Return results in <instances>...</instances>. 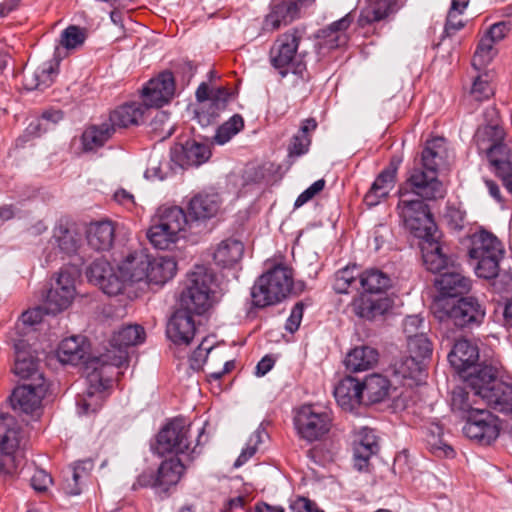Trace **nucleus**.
Returning a JSON list of instances; mask_svg holds the SVG:
<instances>
[{"label":"nucleus","instance_id":"56","mask_svg":"<svg viewBox=\"0 0 512 512\" xmlns=\"http://www.w3.org/2000/svg\"><path fill=\"white\" fill-rule=\"evenodd\" d=\"M63 119V112L60 110H48L42 113L40 119L32 121L27 131L34 136H39L42 132L47 130V127L42 129V121H46L52 124H56Z\"/></svg>","mask_w":512,"mask_h":512},{"label":"nucleus","instance_id":"25","mask_svg":"<svg viewBox=\"0 0 512 512\" xmlns=\"http://www.w3.org/2000/svg\"><path fill=\"white\" fill-rule=\"evenodd\" d=\"M134 272L133 261L130 259V254L118 266L117 271L114 269L102 279L99 288L109 296H116L123 292L127 283L137 282L136 279L130 277Z\"/></svg>","mask_w":512,"mask_h":512},{"label":"nucleus","instance_id":"12","mask_svg":"<svg viewBox=\"0 0 512 512\" xmlns=\"http://www.w3.org/2000/svg\"><path fill=\"white\" fill-rule=\"evenodd\" d=\"M75 292L74 276L66 270H60L43 301L45 312L56 315L67 309L74 299Z\"/></svg>","mask_w":512,"mask_h":512},{"label":"nucleus","instance_id":"64","mask_svg":"<svg viewBox=\"0 0 512 512\" xmlns=\"http://www.w3.org/2000/svg\"><path fill=\"white\" fill-rule=\"evenodd\" d=\"M291 512H323L319 510L315 503L307 498L299 497L290 505Z\"/></svg>","mask_w":512,"mask_h":512},{"label":"nucleus","instance_id":"46","mask_svg":"<svg viewBox=\"0 0 512 512\" xmlns=\"http://www.w3.org/2000/svg\"><path fill=\"white\" fill-rule=\"evenodd\" d=\"M57 354L62 363L77 365L84 359L85 350L80 344L79 338L72 336L61 341Z\"/></svg>","mask_w":512,"mask_h":512},{"label":"nucleus","instance_id":"20","mask_svg":"<svg viewBox=\"0 0 512 512\" xmlns=\"http://www.w3.org/2000/svg\"><path fill=\"white\" fill-rule=\"evenodd\" d=\"M221 204L222 197L219 193L203 191L190 199L188 213L192 221H205L217 215Z\"/></svg>","mask_w":512,"mask_h":512},{"label":"nucleus","instance_id":"30","mask_svg":"<svg viewBox=\"0 0 512 512\" xmlns=\"http://www.w3.org/2000/svg\"><path fill=\"white\" fill-rule=\"evenodd\" d=\"M479 359L478 347L467 339L456 341L448 354L450 364L459 372L474 366Z\"/></svg>","mask_w":512,"mask_h":512},{"label":"nucleus","instance_id":"10","mask_svg":"<svg viewBox=\"0 0 512 512\" xmlns=\"http://www.w3.org/2000/svg\"><path fill=\"white\" fill-rule=\"evenodd\" d=\"M130 259L134 265V272L130 277L137 282L145 280L149 284L163 285L177 271V263L173 257L151 258L144 251H136L130 254Z\"/></svg>","mask_w":512,"mask_h":512},{"label":"nucleus","instance_id":"8","mask_svg":"<svg viewBox=\"0 0 512 512\" xmlns=\"http://www.w3.org/2000/svg\"><path fill=\"white\" fill-rule=\"evenodd\" d=\"M399 194L397 210L405 228L421 240L438 233L428 206L419 199L404 198L407 193L403 188L399 190Z\"/></svg>","mask_w":512,"mask_h":512},{"label":"nucleus","instance_id":"22","mask_svg":"<svg viewBox=\"0 0 512 512\" xmlns=\"http://www.w3.org/2000/svg\"><path fill=\"white\" fill-rule=\"evenodd\" d=\"M334 396L342 409L352 411L364 403L361 381L351 376L343 378L335 387Z\"/></svg>","mask_w":512,"mask_h":512},{"label":"nucleus","instance_id":"23","mask_svg":"<svg viewBox=\"0 0 512 512\" xmlns=\"http://www.w3.org/2000/svg\"><path fill=\"white\" fill-rule=\"evenodd\" d=\"M392 306V301L388 297L361 294L351 303L352 312L364 319L372 320L377 316L383 315Z\"/></svg>","mask_w":512,"mask_h":512},{"label":"nucleus","instance_id":"57","mask_svg":"<svg viewBox=\"0 0 512 512\" xmlns=\"http://www.w3.org/2000/svg\"><path fill=\"white\" fill-rule=\"evenodd\" d=\"M470 93L477 101L488 99L490 96H492L493 88L489 83L488 76L484 75L477 77L473 82Z\"/></svg>","mask_w":512,"mask_h":512},{"label":"nucleus","instance_id":"44","mask_svg":"<svg viewBox=\"0 0 512 512\" xmlns=\"http://www.w3.org/2000/svg\"><path fill=\"white\" fill-rule=\"evenodd\" d=\"M390 278L377 269L367 270L359 277L360 287L366 293L378 294L390 287Z\"/></svg>","mask_w":512,"mask_h":512},{"label":"nucleus","instance_id":"16","mask_svg":"<svg viewBox=\"0 0 512 512\" xmlns=\"http://www.w3.org/2000/svg\"><path fill=\"white\" fill-rule=\"evenodd\" d=\"M301 39L302 32L295 29L281 35L271 48V63L276 69H279L282 76L286 75L288 67L292 64Z\"/></svg>","mask_w":512,"mask_h":512},{"label":"nucleus","instance_id":"34","mask_svg":"<svg viewBox=\"0 0 512 512\" xmlns=\"http://www.w3.org/2000/svg\"><path fill=\"white\" fill-rule=\"evenodd\" d=\"M396 173L397 167L390 165L378 175L369 192L365 195V202L367 205L375 206L381 199L388 196L395 186Z\"/></svg>","mask_w":512,"mask_h":512},{"label":"nucleus","instance_id":"29","mask_svg":"<svg viewBox=\"0 0 512 512\" xmlns=\"http://www.w3.org/2000/svg\"><path fill=\"white\" fill-rule=\"evenodd\" d=\"M298 3L295 1H275L271 11L266 15L263 27L267 31L279 29L281 25H288L298 16Z\"/></svg>","mask_w":512,"mask_h":512},{"label":"nucleus","instance_id":"50","mask_svg":"<svg viewBox=\"0 0 512 512\" xmlns=\"http://www.w3.org/2000/svg\"><path fill=\"white\" fill-rule=\"evenodd\" d=\"M504 254H491L486 256H470L471 259L477 261L475 265V273L478 277L484 279H492L498 276L499 262Z\"/></svg>","mask_w":512,"mask_h":512},{"label":"nucleus","instance_id":"45","mask_svg":"<svg viewBox=\"0 0 512 512\" xmlns=\"http://www.w3.org/2000/svg\"><path fill=\"white\" fill-rule=\"evenodd\" d=\"M244 255V245L240 240L230 239L226 241V271H229L232 279L238 281L242 271L241 260Z\"/></svg>","mask_w":512,"mask_h":512},{"label":"nucleus","instance_id":"42","mask_svg":"<svg viewBox=\"0 0 512 512\" xmlns=\"http://www.w3.org/2000/svg\"><path fill=\"white\" fill-rule=\"evenodd\" d=\"M155 218L180 236L190 223L186 212L179 206H162L158 209Z\"/></svg>","mask_w":512,"mask_h":512},{"label":"nucleus","instance_id":"14","mask_svg":"<svg viewBox=\"0 0 512 512\" xmlns=\"http://www.w3.org/2000/svg\"><path fill=\"white\" fill-rule=\"evenodd\" d=\"M175 78L171 71L160 72L150 79L142 89L145 106L160 108L168 104L175 95Z\"/></svg>","mask_w":512,"mask_h":512},{"label":"nucleus","instance_id":"15","mask_svg":"<svg viewBox=\"0 0 512 512\" xmlns=\"http://www.w3.org/2000/svg\"><path fill=\"white\" fill-rule=\"evenodd\" d=\"M210 157V146L195 139L176 143L170 150L171 161L181 168L198 167L208 161Z\"/></svg>","mask_w":512,"mask_h":512},{"label":"nucleus","instance_id":"63","mask_svg":"<svg viewBox=\"0 0 512 512\" xmlns=\"http://www.w3.org/2000/svg\"><path fill=\"white\" fill-rule=\"evenodd\" d=\"M325 180L319 179L314 182L310 187H308L304 192H302L295 201V206L300 207L310 199H312L316 194L321 192L324 189Z\"/></svg>","mask_w":512,"mask_h":512},{"label":"nucleus","instance_id":"52","mask_svg":"<svg viewBox=\"0 0 512 512\" xmlns=\"http://www.w3.org/2000/svg\"><path fill=\"white\" fill-rule=\"evenodd\" d=\"M86 39V31L76 25H70L63 30L60 43L66 49H75L81 46Z\"/></svg>","mask_w":512,"mask_h":512},{"label":"nucleus","instance_id":"17","mask_svg":"<svg viewBox=\"0 0 512 512\" xmlns=\"http://www.w3.org/2000/svg\"><path fill=\"white\" fill-rule=\"evenodd\" d=\"M43 381H32L16 387L9 397L11 407L26 414H33L41 406L46 394Z\"/></svg>","mask_w":512,"mask_h":512},{"label":"nucleus","instance_id":"1","mask_svg":"<svg viewBox=\"0 0 512 512\" xmlns=\"http://www.w3.org/2000/svg\"><path fill=\"white\" fill-rule=\"evenodd\" d=\"M219 280L212 268L195 265L188 273L177 308L167 324V336L177 345H188L196 333V316L204 315L214 304Z\"/></svg>","mask_w":512,"mask_h":512},{"label":"nucleus","instance_id":"36","mask_svg":"<svg viewBox=\"0 0 512 512\" xmlns=\"http://www.w3.org/2000/svg\"><path fill=\"white\" fill-rule=\"evenodd\" d=\"M364 404H373L387 399L392 390L390 381L383 375L371 374L361 381Z\"/></svg>","mask_w":512,"mask_h":512},{"label":"nucleus","instance_id":"49","mask_svg":"<svg viewBox=\"0 0 512 512\" xmlns=\"http://www.w3.org/2000/svg\"><path fill=\"white\" fill-rule=\"evenodd\" d=\"M268 440V434L265 428L260 425L250 436L246 447L242 448L240 455L234 462V467L239 468L244 465L257 451L258 446L265 444Z\"/></svg>","mask_w":512,"mask_h":512},{"label":"nucleus","instance_id":"6","mask_svg":"<svg viewBox=\"0 0 512 512\" xmlns=\"http://www.w3.org/2000/svg\"><path fill=\"white\" fill-rule=\"evenodd\" d=\"M293 287V272L277 264L260 275L251 288V303L255 308H265L283 301Z\"/></svg>","mask_w":512,"mask_h":512},{"label":"nucleus","instance_id":"31","mask_svg":"<svg viewBox=\"0 0 512 512\" xmlns=\"http://www.w3.org/2000/svg\"><path fill=\"white\" fill-rule=\"evenodd\" d=\"M115 129L108 121L97 125L87 126L81 135V145L84 152H94L102 148L114 135Z\"/></svg>","mask_w":512,"mask_h":512},{"label":"nucleus","instance_id":"41","mask_svg":"<svg viewBox=\"0 0 512 512\" xmlns=\"http://www.w3.org/2000/svg\"><path fill=\"white\" fill-rule=\"evenodd\" d=\"M184 470L185 466L179 458L172 457L164 460L156 470L159 488L167 491L169 487L176 485L180 481Z\"/></svg>","mask_w":512,"mask_h":512},{"label":"nucleus","instance_id":"4","mask_svg":"<svg viewBox=\"0 0 512 512\" xmlns=\"http://www.w3.org/2000/svg\"><path fill=\"white\" fill-rule=\"evenodd\" d=\"M446 157L444 138L437 137L427 141L422 152V165L425 171L414 169L408 179L417 196L428 200L443 197V188L437 179V170L444 164Z\"/></svg>","mask_w":512,"mask_h":512},{"label":"nucleus","instance_id":"33","mask_svg":"<svg viewBox=\"0 0 512 512\" xmlns=\"http://www.w3.org/2000/svg\"><path fill=\"white\" fill-rule=\"evenodd\" d=\"M379 360L378 351L370 346H358L352 349L345 358V367L350 372H363L374 368Z\"/></svg>","mask_w":512,"mask_h":512},{"label":"nucleus","instance_id":"5","mask_svg":"<svg viewBox=\"0 0 512 512\" xmlns=\"http://www.w3.org/2000/svg\"><path fill=\"white\" fill-rule=\"evenodd\" d=\"M208 425V422H205L202 427L194 430L192 424H188L184 418L175 417L158 432L154 450L160 456L170 453L182 454L194 444L192 453H195L198 446L207 442Z\"/></svg>","mask_w":512,"mask_h":512},{"label":"nucleus","instance_id":"53","mask_svg":"<svg viewBox=\"0 0 512 512\" xmlns=\"http://www.w3.org/2000/svg\"><path fill=\"white\" fill-rule=\"evenodd\" d=\"M110 263L103 257L95 259L87 268L86 276L89 282L99 286L102 279H104L112 270Z\"/></svg>","mask_w":512,"mask_h":512},{"label":"nucleus","instance_id":"32","mask_svg":"<svg viewBox=\"0 0 512 512\" xmlns=\"http://www.w3.org/2000/svg\"><path fill=\"white\" fill-rule=\"evenodd\" d=\"M435 285L443 295L455 297L470 289V280L463 276L457 267L451 265L450 269L435 279Z\"/></svg>","mask_w":512,"mask_h":512},{"label":"nucleus","instance_id":"11","mask_svg":"<svg viewBox=\"0 0 512 512\" xmlns=\"http://www.w3.org/2000/svg\"><path fill=\"white\" fill-rule=\"evenodd\" d=\"M463 433L481 445H490L500 434L499 419L484 408H475L467 417Z\"/></svg>","mask_w":512,"mask_h":512},{"label":"nucleus","instance_id":"60","mask_svg":"<svg viewBox=\"0 0 512 512\" xmlns=\"http://www.w3.org/2000/svg\"><path fill=\"white\" fill-rule=\"evenodd\" d=\"M482 148L487 151L491 163L494 160H512V149L506 144H491Z\"/></svg>","mask_w":512,"mask_h":512},{"label":"nucleus","instance_id":"62","mask_svg":"<svg viewBox=\"0 0 512 512\" xmlns=\"http://www.w3.org/2000/svg\"><path fill=\"white\" fill-rule=\"evenodd\" d=\"M51 483V476L42 469L36 470L31 477V486L37 492L46 491Z\"/></svg>","mask_w":512,"mask_h":512},{"label":"nucleus","instance_id":"27","mask_svg":"<svg viewBox=\"0 0 512 512\" xmlns=\"http://www.w3.org/2000/svg\"><path fill=\"white\" fill-rule=\"evenodd\" d=\"M58 60L44 62L34 71H25L23 85L26 90H44L52 85L58 75Z\"/></svg>","mask_w":512,"mask_h":512},{"label":"nucleus","instance_id":"26","mask_svg":"<svg viewBox=\"0 0 512 512\" xmlns=\"http://www.w3.org/2000/svg\"><path fill=\"white\" fill-rule=\"evenodd\" d=\"M88 245L95 251H108L115 240V225L111 220L91 222L86 229Z\"/></svg>","mask_w":512,"mask_h":512},{"label":"nucleus","instance_id":"2","mask_svg":"<svg viewBox=\"0 0 512 512\" xmlns=\"http://www.w3.org/2000/svg\"><path fill=\"white\" fill-rule=\"evenodd\" d=\"M145 339V331L140 325H127L114 332L110 345L114 350L85 361L86 380L89 384L87 397L92 398L111 387L113 368H120L128 358L127 348L141 344Z\"/></svg>","mask_w":512,"mask_h":512},{"label":"nucleus","instance_id":"9","mask_svg":"<svg viewBox=\"0 0 512 512\" xmlns=\"http://www.w3.org/2000/svg\"><path fill=\"white\" fill-rule=\"evenodd\" d=\"M332 425L331 410L320 405H302L294 416L298 436L310 443L323 439L330 432Z\"/></svg>","mask_w":512,"mask_h":512},{"label":"nucleus","instance_id":"61","mask_svg":"<svg viewBox=\"0 0 512 512\" xmlns=\"http://www.w3.org/2000/svg\"><path fill=\"white\" fill-rule=\"evenodd\" d=\"M44 314L47 313L45 312L43 303L41 306H36L24 311L20 316V320L24 325L33 326L42 321Z\"/></svg>","mask_w":512,"mask_h":512},{"label":"nucleus","instance_id":"13","mask_svg":"<svg viewBox=\"0 0 512 512\" xmlns=\"http://www.w3.org/2000/svg\"><path fill=\"white\" fill-rule=\"evenodd\" d=\"M199 108L196 117L202 126L213 124L220 117L224 108V87L210 88L206 82H202L195 93Z\"/></svg>","mask_w":512,"mask_h":512},{"label":"nucleus","instance_id":"54","mask_svg":"<svg viewBox=\"0 0 512 512\" xmlns=\"http://www.w3.org/2000/svg\"><path fill=\"white\" fill-rule=\"evenodd\" d=\"M494 41L485 35L479 42L478 48L474 54L473 65L475 67L486 66L494 56L493 45Z\"/></svg>","mask_w":512,"mask_h":512},{"label":"nucleus","instance_id":"24","mask_svg":"<svg viewBox=\"0 0 512 512\" xmlns=\"http://www.w3.org/2000/svg\"><path fill=\"white\" fill-rule=\"evenodd\" d=\"M423 263L427 270L433 273H441L443 270L450 269L453 262L443 253L442 247L438 242V233L430 238L423 239L421 244Z\"/></svg>","mask_w":512,"mask_h":512},{"label":"nucleus","instance_id":"7","mask_svg":"<svg viewBox=\"0 0 512 512\" xmlns=\"http://www.w3.org/2000/svg\"><path fill=\"white\" fill-rule=\"evenodd\" d=\"M23 439V431L17 420L0 410V480L17 473L16 451Z\"/></svg>","mask_w":512,"mask_h":512},{"label":"nucleus","instance_id":"18","mask_svg":"<svg viewBox=\"0 0 512 512\" xmlns=\"http://www.w3.org/2000/svg\"><path fill=\"white\" fill-rule=\"evenodd\" d=\"M15 360L12 371L22 379L31 381H43L44 376L39 372V359L30 345L23 339L14 343Z\"/></svg>","mask_w":512,"mask_h":512},{"label":"nucleus","instance_id":"47","mask_svg":"<svg viewBox=\"0 0 512 512\" xmlns=\"http://www.w3.org/2000/svg\"><path fill=\"white\" fill-rule=\"evenodd\" d=\"M424 368L425 364L410 355L400 358L393 364V372L396 376L416 381L421 380Z\"/></svg>","mask_w":512,"mask_h":512},{"label":"nucleus","instance_id":"48","mask_svg":"<svg viewBox=\"0 0 512 512\" xmlns=\"http://www.w3.org/2000/svg\"><path fill=\"white\" fill-rule=\"evenodd\" d=\"M360 276L361 274L355 265L339 270L335 274L334 290L337 293H348L350 288L358 290Z\"/></svg>","mask_w":512,"mask_h":512},{"label":"nucleus","instance_id":"38","mask_svg":"<svg viewBox=\"0 0 512 512\" xmlns=\"http://www.w3.org/2000/svg\"><path fill=\"white\" fill-rule=\"evenodd\" d=\"M469 256L504 254L502 243L492 233L481 230L472 236Z\"/></svg>","mask_w":512,"mask_h":512},{"label":"nucleus","instance_id":"37","mask_svg":"<svg viewBox=\"0 0 512 512\" xmlns=\"http://www.w3.org/2000/svg\"><path fill=\"white\" fill-rule=\"evenodd\" d=\"M53 243L58 247L59 252L64 256L71 257L77 254L81 247V236L75 230L59 222L53 229Z\"/></svg>","mask_w":512,"mask_h":512},{"label":"nucleus","instance_id":"40","mask_svg":"<svg viewBox=\"0 0 512 512\" xmlns=\"http://www.w3.org/2000/svg\"><path fill=\"white\" fill-rule=\"evenodd\" d=\"M352 23L349 15L333 22L322 31L323 41L321 45L327 49H335L344 46L348 41L346 30Z\"/></svg>","mask_w":512,"mask_h":512},{"label":"nucleus","instance_id":"3","mask_svg":"<svg viewBox=\"0 0 512 512\" xmlns=\"http://www.w3.org/2000/svg\"><path fill=\"white\" fill-rule=\"evenodd\" d=\"M471 391L456 388L452 393V407L455 410L471 414L475 397L481 398L493 409L512 415V385L498 381L496 370L484 366L470 379Z\"/></svg>","mask_w":512,"mask_h":512},{"label":"nucleus","instance_id":"28","mask_svg":"<svg viewBox=\"0 0 512 512\" xmlns=\"http://www.w3.org/2000/svg\"><path fill=\"white\" fill-rule=\"evenodd\" d=\"M146 109L147 107L144 103H124L110 112L107 121L113 125L115 130L117 128H127L131 125H139Z\"/></svg>","mask_w":512,"mask_h":512},{"label":"nucleus","instance_id":"59","mask_svg":"<svg viewBox=\"0 0 512 512\" xmlns=\"http://www.w3.org/2000/svg\"><path fill=\"white\" fill-rule=\"evenodd\" d=\"M158 476L157 471L153 469H146L142 473H140L136 479V481L132 485L133 490H137L139 488H159L158 486Z\"/></svg>","mask_w":512,"mask_h":512},{"label":"nucleus","instance_id":"51","mask_svg":"<svg viewBox=\"0 0 512 512\" xmlns=\"http://www.w3.org/2000/svg\"><path fill=\"white\" fill-rule=\"evenodd\" d=\"M407 349L411 357L418 358L423 364L431 357L433 350L430 340L423 331L407 341Z\"/></svg>","mask_w":512,"mask_h":512},{"label":"nucleus","instance_id":"21","mask_svg":"<svg viewBox=\"0 0 512 512\" xmlns=\"http://www.w3.org/2000/svg\"><path fill=\"white\" fill-rule=\"evenodd\" d=\"M379 446L373 430L363 427L355 434L353 442L354 465L361 471L367 467L370 457L378 452Z\"/></svg>","mask_w":512,"mask_h":512},{"label":"nucleus","instance_id":"19","mask_svg":"<svg viewBox=\"0 0 512 512\" xmlns=\"http://www.w3.org/2000/svg\"><path fill=\"white\" fill-rule=\"evenodd\" d=\"M447 317L459 327L480 323L485 312L478 301L472 297L461 298L456 302H447Z\"/></svg>","mask_w":512,"mask_h":512},{"label":"nucleus","instance_id":"58","mask_svg":"<svg viewBox=\"0 0 512 512\" xmlns=\"http://www.w3.org/2000/svg\"><path fill=\"white\" fill-rule=\"evenodd\" d=\"M491 164L495 167L497 175L501 177L506 188L512 192V160H494V163Z\"/></svg>","mask_w":512,"mask_h":512},{"label":"nucleus","instance_id":"43","mask_svg":"<svg viewBox=\"0 0 512 512\" xmlns=\"http://www.w3.org/2000/svg\"><path fill=\"white\" fill-rule=\"evenodd\" d=\"M398 0H367L361 11L360 20L365 23L380 21L394 11Z\"/></svg>","mask_w":512,"mask_h":512},{"label":"nucleus","instance_id":"39","mask_svg":"<svg viewBox=\"0 0 512 512\" xmlns=\"http://www.w3.org/2000/svg\"><path fill=\"white\" fill-rule=\"evenodd\" d=\"M181 236L175 231H171L168 226L157 218L152 219V224L147 231V238L150 243L160 250L172 248Z\"/></svg>","mask_w":512,"mask_h":512},{"label":"nucleus","instance_id":"55","mask_svg":"<svg viewBox=\"0 0 512 512\" xmlns=\"http://www.w3.org/2000/svg\"><path fill=\"white\" fill-rule=\"evenodd\" d=\"M504 138V131L501 127H499L496 123L486 125L480 129H478L476 133V139L479 143L480 147L482 143L487 140L491 144H503L502 140Z\"/></svg>","mask_w":512,"mask_h":512},{"label":"nucleus","instance_id":"35","mask_svg":"<svg viewBox=\"0 0 512 512\" xmlns=\"http://www.w3.org/2000/svg\"><path fill=\"white\" fill-rule=\"evenodd\" d=\"M93 468L91 460H83L76 462L65 472L62 489L67 495L76 496L82 491V485L88 478Z\"/></svg>","mask_w":512,"mask_h":512}]
</instances>
